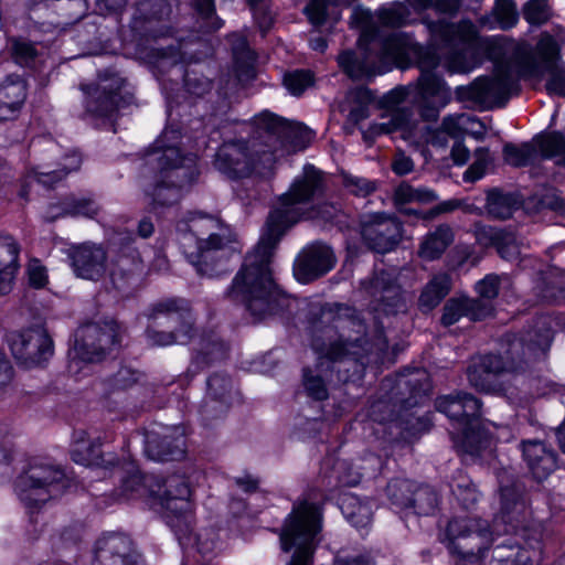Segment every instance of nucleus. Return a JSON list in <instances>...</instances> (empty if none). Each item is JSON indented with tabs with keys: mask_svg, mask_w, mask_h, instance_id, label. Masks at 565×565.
<instances>
[{
	"mask_svg": "<svg viewBox=\"0 0 565 565\" xmlns=\"http://www.w3.org/2000/svg\"><path fill=\"white\" fill-rule=\"evenodd\" d=\"M323 192L321 171L313 166H306L303 173L278 198L267 216L258 244L247 254L227 288L226 298L244 305L254 322L263 321L288 307L289 298L273 276L274 253L286 232L300 220L333 217L337 212L334 205L326 204L319 209L312 206V202Z\"/></svg>",
	"mask_w": 565,
	"mask_h": 565,
	"instance_id": "1",
	"label": "nucleus"
},
{
	"mask_svg": "<svg viewBox=\"0 0 565 565\" xmlns=\"http://www.w3.org/2000/svg\"><path fill=\"white\" fill-rule=\"evenodd\" d=\"M490 60L494 62L492 76L478 77L469 86H458L459 100L480 105L503 106L519 89L520 79H541L550 75L546 90L565 96V65L561 61V46L547 32L541 33L535 46L526 41L509 38H487L481 41Z\"/></svg>",
	"mask_w": 565,
	"mask_h": 565,
	"instance_id": "2",
	"label": "nucleus"
},
{
	"mask_svg": "<svg viewBox=\"0 0 565 565\" xmlns=\"http://www.w3.org/2000/svg\"><path fill=\"white\" fill-rule=\"evenodd\" d=\"M338 63L352 79L371 78L393 67L407 68L416 64L420 70L417 83L392 89L387 99L399 104L416 94L420 117L426 121H436L440 109L451 98L445 81L433 72L439 65L438 55L407 33L394 32L379 43L374 42L372 49L361 56L353 51H343L338 56Z\"/></svg>",
	"mask_w": 565,
	"mask_h": 565,
	"instance_id": "3",
	"label": "nucleus"
},
{
	"mask_svg": "<svg viewBox=\"0 0 565 565\" xmlns=\"http://www.w3.org/2000/svg\"><path fill=\"white\" fill-rule=\"evenodd\" d=\"M326 333L328 343L318 338L312 341L319 353L318 363L315 369L305 367L302 373L305 391L316 401L328 398L327 382L335 379L345 383L361 377L367 364L383 361L388 347L383 330H376L372 342L366 340V327L356 317H335Z\"/></svg>",
	"mask_w": 565,
	"mask_h": 565,
	"instance_id": "4",
	"label": "nucleus"
},
{
	"mask_svg": "<svg viewBox=\"0 0 565 565\" xmlns=\"http://www.w3.org/2000/svg\"><path fill=\"white\" fill-rule=\"evenodd\" d=\"M553 321L542 315L520 337L508 334L502 354H484L473 360L467 369L469 384L479 392L501 394L510 375L522 372L527 364L550 349L553 340Z\"/></svg>",
	"mask_w": 565,
	"mask_h": 565,
	"instance_id": "5",
	"label": "nucleus"
},
{
	"mask_svg": "<svg viewBox=\"0 0 565 565\" xmlns=\"http://www.w3.org/2000/svg\"><path fill=\"white\" fill-rule=\"evenodd\" d=\"M177 130H164L147 153L146 162L154 171V181L147 195L153 211L177 204L184 190L199 177L196 157L182 153Z\"/></svg>",
	"mask_w": 565,
	"mask_h": 565,
	"instance_id": "6",
	"label": "nucleus"
},
{
	"mask_svg": "<svg viewBox=\"0 0 565 565\" xmlns=\"http://www.w3.org/2000/svg\"><path fill=\"white\" fill-rule=\"evenodd\" d=\"M252 136L222 143L214 158V167L231 180L268 178L275 167V148L265 147V137L249 124Z\"/></svg>",
	"mask_w": 565,
	"mask_h": 565,
	"instance_id": "7",
	"label": "nucleus"
},
{
	"mask_svg": "<svg viewBox=\"0 0 565 565\" xmlns=\"http://www.w3.org/2000/svg\"><path fill=\"white\" fill-rule=\"evenodd\" d=\"M322 529V508L308 499L294 503L279 539L282 551L294 550L288 565H310Z\"/></svg>",
	"mask_w": 565,
	"mask_h": 565,
	"instance_id": "8",
	"label": "nucleus"
},
{
	"mask_svg": "<svg viewBox=\"0 0 565 565\" xmlns=\"http://www.w3.org/2000/svg\"><path fill=\"white\" fill-rule=\"evenodd\" d=\"M423 23L434 45L446 50V64L450 73H468L472 70L469 52L479 42V32L473 22L461 20L454 23L445 18L437 21L425 18Z\"/></svg>",
	"mask_w": 565,
	"mask_h": 565,
	"instance_id": "9",
	"label": "nucleus"
},
{
	"mask_svg": "<svg viewBox=\"0 0 565 565\" xmlns=\"http://www.w3.org/2000/svg\"><path fill=\"white\" fill-rule=\"evenodd\" d=\"M146 316L149 320L146 338L150 345L184 344L193 338L194 320L186 301L182 299L161 300Z\"/></svg>",
	"mask_w": 565,
	"mask_h": 565,
	"instance_id": "10",
	"label": "nucleus"
},
{
	"mask_svg": "<svg viewBox=\"0 0 565 565\" xmlns=\"http://www.w3.org/2000/svg\"><path fill=\"white\" fill-rule=\"evenodd\" d=\"M150 489L151 498L164 510L166 522L178 541L188 544L194 522L189 481L180 475L170 476L164 480L154 478V488Z\"/></svg>",
	"mask_w": 565,
	"mask_h": 565,
	"instance_id": "11",
	"label": "nucleus"
},
{
	"mask_svg": "<svg viewBox=\"0 0 565 565\" xmlns=\"http://www.w3.org/2000/svg\"><path fill=\"white\" fill-rule=\"evenodd\" d=\"M70 484V479L60 467L33 459L18 476L15 491L21 502L32 510L61 495Z\"/></svg>",
	"mask_w": 565,
	"mask_h": 565,
	"instance_id": "12",
	"label": "nucleus"
},
{
	"mask_svg": "<svg viewBox=\"0 0 565 565\" xmlns=\"http://www.w3.org/2000/svg\"><path fill=\"white\" fill-rule=\"evenodd\" d=\"M255 131L265 137V147L275 148V162L285 152L303 149L313 138V132L300 122L287 120L269 110L253 118Z\"/></svg>",
	"mask_w": 565,
	"mask_h": 565,
	"instance_id": "13",
	"label": "nucleus"
},
{
	"mask_svg": "<svg viewBox=\"0 0 565 565\" xmlns=\"http://www.w3.org/2000/svg\"><path fill=\"white\" fill-rule=\"evenodd\" d=\"M119 341L120 328L113 319L81 326L75 332L70 369L77 366L79 362H100Z\"/></svg>",
	"mask_w": 565,
	"mask_h": 565,
	"instance_id": "14",
	"label": "nucleus"
},
{
	"mask_svg": "<svg viewBox=\"0 0 565 565\" xmlns=\"http://www.w3.org/2000/svg\"><path fill=\"white\" fill-rule=\"evenodd\" d=\"M183 253L188 262L202 277L214 278L228 271L230 258L239 248L236 235L222 239L199 241L196 244L182 243Z\"/></svg>",
	"mask_w": 565,
	"mask_h": 565,
	"instance_id": "15",
	"label": "nucleus"
},
{
	"mask_svg": "<svg viewBox=\"0 0 565 565\" xmlns=\"http://www.w3.org/2000/svg\"><path fill=\"white\" fill-rule=\"evenodd\" d=\"M87 94L86 111L93 117L108 120H113L121 108L131 105L135 99L126 79L111 72L100 75Z\"/></svg>",
	"mask_w": 565,
	"mask_h": 565,
	"instance_id": "16",
	"label": "nucleus"
},
{
	"mask_svg": "<svg viewBox=\"0 0 565 565\" xmlns=\"http://www.w3.org/2000/svg\"><path fill=\"white\" fill-rule=\"evenodd\" d=\"M436 409L445 414L449 419L462 425L465 443L470 446L468 451L479 454L487 447V440L480 439V433L470 431L475 422L481 417L482 403L468 392H457L440 396L435 402Z\"/></svg>",
	"mask_w": 565,
	"mask_h": 565,
	"instance_id": "17",
	"label": "nucleus"
},
{
	"mask_svg": "<svg viewBox=\"0 0 565 565\" xmlns=\"http://www.w3.org/2000/svg\"><path fill=\"white\" fill-rule=\"evenodd\" d=\"M440 541L457 557L483 553L490 541L489 524L480 519L455 516L440 533Z\"/></svg>",
	"mask_w": 565,
	"mask_h": 565,
	"instance_id": "18",
	"label": "nucleus"
},
{
	"mask_svg": "<svg viewBox=\"0 0 565 565\" xmlns=\"http://www.w3.org/2000/svg\"><path fill=\"white\" fill-rule=\"evenodd\" d=\"M500 489V514L495 520L505 525L507 534L526 532L530 527L531 511L527 505L524 486L510 476L507 471L498 475Z\"/></svg>",
	"mask_w": 565,
	"mask_h": 565,
	"instance_id": "19",
	"label": "nucleus"
},
{
	"mask_svg": "<svg viewBox=\"0 0 565 565\" xmlns=\"http://www.w3.org/2000/svg\"><path fill=\"white\" fill-rule=\"evenodd\" d=\"M361 287L370 297L374 312L393 316L407 310L404 292L393 273L375 269L369 279L361 281Z\"/></svg>",
	"mask_w": 565,
	"mask_h": 565,
	"instance_id": "20",
	"label": "nucleus"
},
{
	"mask_svg": "<svg viewBox=\"0 0 565 565\" xmlns=\"http://www.w3.org/2000/svg\"><path fill=\"white\" fill-rule=\"evenodd\" d=\"M396 131H401V136L405 140L424 142L437 148H445L448 143V136L440 128L431 129L428 126L418 128L404 110L394 113L387 121L371 125L364 132V138L367 139L369 136L374 138Z\"/></svg>",
	"mask_w": 565,
	"mask_h": 565,
	"instance_id": "21",
	"label": "nucleus"
},
{
	"mask_svg": "<svg viewBox=\"0 0 565 565\" xmlns=\"http://www.w3.org/2000/svg\"><path fill=\"white\" fill-rule=\"evenodd\" d=\"M9 345L17 362L28 369L42 365L54 353L53 340L43 328L12 333Z\"/></svg>",
	"mask_w": 565,
	"mask_h": 565,
	"instance_id": "22",
	"label": "nucleus"
},
{
	"mask_svg": "<svg viewBox=\"0 0 565 565\" xmlns=\"http://www.w3.org/2000/svg\"><path fill=\"white\" fill-rule=\"evenodd\" d=\"M120 247L111 258L109 276L115 289L129 295L139 284L143 271L142 262L130 235L120 238Z\"/></svg>",
	"mask_w": 565,
	"mask_h": 565,
	"instance_id": "23",
	"label": "nucleus"
},
{
	"mask_svg": "<svg viewBox=\"0 0 565 565\" xmlns=\"http://www.w3.org/2000/svg\"><path fill=\"white\" fill-rule=\"evenodd\" d=\"M177 231L181 234V244H191L192 241L194 244L199 241L211 242L235 235L218 217L198 211L189 212L179 220Z\"/></svg>",
	"mask_w": 565,
	"mask_h": 565,
	"instance_id": "24",
	"label": "nucleus"
},
{
	"mask_svg": "<svg viewBox=\"0 0 565 565\" xmlns=\"http://www.w3.org/2000/svg\"><path fill=\"white\" fill-rule=\"evenodd\" d=\"M333 250L317 242L301 249L294 263V275L302 284L316 280L328 274L335 265Z\"/></svg>",
	"mask_w": 565,
	"mask_h": 565,
	"instance_id": "25",
	"label": "nucleus"
},
{
	"mask_svg": "<svg viewBox=\"0 0 565 565\" xmlns=\"http://www.w3.org/2000/svg\"><path fill=\"white\" fill-rule=\"evenodd\" d=\"M362 237L376 253L392 250L401 241L402 223L385 214H371L362 222Z\"/></svg>",
	"mask_w": 565,
	"mask_h": 565,
	"instance_id": "26",
	"label": "nucleus"
},
{
	"mask_svg": "<svg viewBox=\"0 0 565 565\" xmlns=\"http://www.w3.org/2000/svg\"><path fill=\"white\" fill-rule=\"evenodd\" d=\"M68 258L74 274L82 279L98 281L107 270V252L96 243L86 242L73 245Z\"/></svg>",
	"mask_w": 565,
	"mask_h": 565,
	"instance_id": "27",
	"label": "nucleus"
},
{
	"mask_svg": "<svg viewBox=\"0 0 565 565\" xmlns=\"http://www.w3.org/2000/svg\"><path fill=\"white\" fill-rule=\"evenodd\" d=\"M146 454L154 461L178 460L185 454L184 429L179 426L164 427L162 431H150L146 440Z\"/></svg>",
	"mask_w": 565,
	"mask_h": 565,
	"instance_id": "28",
	"label": "nucleus"
},
{
	"mask_svg": "<svg viewBox=\"0 0 565 565\" xmlns=\"http://www.w3.org/2000/svg\"><path fill=\"white\" fill-rule=\"evenodd\" d=\"M135 561L145 562L127 535L111 533L97 542L95 565H132Z\"/></svg>",
	"mask_w": 565,
	"mask_h": 565,
	"instance_id": "29",
	"label": "nucleus"
},
{
	"mask_svg": "<svg viewBox=\"0 0 565 565\" xmlns=\"http://www.w3.org/2000/svg\"><path fill=\"white\" fill-rule=\"evenodd\" d=\"M207 391L201 414L205 420H213L223 417L233 399L232 380L224 374H214L207 380Z\"/></svg>",
	"mask_w": 565,
	"mask_h": 565,
	"instance_id": "30",
	"label": "nucleus"
},
{
	"mask_svg": "<svg viewBox=\"0 0 565 565\" xmlns=\"http://www.w3.org/2000/svg\"><path fill=\"white\" fill-rule=\"evenodd\" d=\"M227 350V345L215 332L202 333L193 351L185 376L193 379L212 364L225 360Z\"/></svg>",
	"mask_w": 565,
	"mask_h": 565,
	"instance_id": "31",
	"label": "nucleus"
},
{
	"mask_svg": "<svg viewBox=\"0 0 565 565\" xmlns=\"http://www.w3.org/2000/svg\"><path fill=\"white\" fill-rule=\"evenodd\" d=\"M492 312L493 308L491 306L473 298H450L443 308L440 322L445 327H450L462 317H468L472 321H480L490 317Z\"/></svg>",
	"mask_w": 565,
	"mask_h": 565,
	"instance_id": "32",
	"label": "nucleus"
},
{
	"mask_svg": "<svg viewBox=\"0 0 565 565\" xmlns=\"http://www.w3.org/2000/svg\"><path fill=\"white\" fill-rule=\"evenodd\" d=\"M523 459L537 480L546 479L557 467V455L554 449L540 440H523Z\"/></svg>",
	"mask_w": 565,
	"mask_h": 565,
	"instance_id": "33",
	"label": "nucleus"
},
{
	"mask_svg": "<svg viewBox=\"0 0 565 565\" xmlns=\"http://www.w3.org/2000/svg\"><path fill=\"white\" fill-rule=\"evenodd\" d=\"M171 12L170 6L166 0H141L138 2L134 14V29L143 32L151 38L162 36L163 32H158L151 26L153 22H160L167 18Z\"/></svg>",
	"mask_w": 565,
	"mask_h": 565,
	"instance_id": "34",
	"label": "nucleus"
},
{
	"mask_svg": "<svg viewBox=\"0 0 565 565\" xmlns=\"http://www.w3.org/2000/svg\"><path fill=\"white\" fill-rule=\"evenodd\" d=\"M20 245L11 235H0V296L12 290L19 269Z\"/></svg>",
	"mask_w": 565,
	"mask_h": 565,
	"instance_id": "35",
	"label": "nucleus"
},
{
	"mask_svg": "<svg viewBox=\"0 0 565 565\" xmlns=\"http://www.w3.org/2000/svg\"><path fill=\"white\" fill-rule=\"evenodd\" d=\"M26 98V86L19 75H9L0 84V120L13 118Z\"/></svg>",
	"mask_w": 565,
	"mask_h": 565,
	"instance_id": "36",
	"label": "nucleus"
},
{
	"mask_svg": "<svg viewBox=\"0 0 565 565\" xmlns=\"http://www.w3.org/2000/svg\"><path fill=\"white\" fill-rule=\"evenodd\" d=\"M454 241V228L446 223L439 224L423 237L418 255L429 262L439 259Z\"/></svg>",
	"mask_w": 565,
	"mask_h": 565,
	"instance_id": "37",
	"label": "nucleus"
},
{
	"mask_svg": "<svg viewBox=\"0 0 565 565\" xmlns=\"http://www.w3.org/2000/svg\"><path fill=\"white\" fill-rule=\"evenodd\" d=\"M234 68L239 82L247 83L255 78L256 55L248 46L245 36L233 33L230 35Z\"/></svg>",
	"mask_w": 565,
	"mask_h": 565,
	"instance_id": "38",
	"label": "nucleus"
},
{
	"mask_svg": "<svg viewBox=\"0 0 565 565\" xmlns=\"http://www.w3.org/2000/svg\"><path fill=\"white\" fill-rule=\"evenodd\" d=\"M451 277L446 273L434 275L424 286L419 298L418 308L427 313L435 309L441 300L450 292Z\"/></svg>",
	"mask_w": 565,
	"mask_h": 565,
	"instance_id": "39",
	"label": "nucleus"
},
{
	"mask_svg": "<svg viewBox=\"0 0 565 565\" xmlns=\"http://www.w3.org/2000/svg\"><path fill=\"white\" fill-rule=\"evenodd\" d=\"M520 205L521 202L515 193L504 192L498 188L487 192L486 211L491 218L508 220L512 217Z\"/></svg>",
	"mask_w": 565,
	"mask_h": 565,
	"instance_id": "40",
	"label": "nucleus"
},
{
	"mask_svg": "<svg viewBox=\"0 0 565 565\" xmlns=\"http://www.w3.org/2000/svg\"><path fill=\"white\" fill-rule=\"evenodd\" d=\"M343 516L355 527H365L372 521V505L353 493H343L339 499Z\"/></svg>",
	"mask_w": 565,
	"mask_h": 565,
	"instance_id": "41",
	"label": "nucleus"
},
{
	"mask_svg": "<svg viewBox=\"0 0 565 565\" xmlns=\"http://www.w3.org/2000/svg\"><path fill=\"white\" fill-rule=\"evenodd\" d=\"M489 565H532L529 551L510 539L495 545Z\"/></svg>",
	"mask_w": 565,
	"mask_h": 565,
	"instance_id": "42",
	"label": "nucleus"
},
{
	"mask_svg": "<svg viewBox=\"0 0 565 565\" xmlns=\"http://www.w3.org/2000/svg\"><path fill=\"white\" fill-rule=\"evenodd\" d=\"M394 204L397 209L411 203L426 204L438 200L437 193L426 186L414 188L407 182H401L394 190Z\"/></svg>",
	"mask_w": 565,
	"mask_h": 565,
	"instance_id": "43",
	"label": "nucleus"
},
{
	"mask_svg": "<svg viewBox=\"0 0 565 565\" xmlns=\"http://www.w3.org/2000/svg\"><path fill=\"white\" fill-rule=\"evenodd\" d=\"M153 476L142 475L139 470L132 471L122 480L121 493L126 499L151 498V489L154 488Z\"/></svg>",
	"mask_w": 565,
	"mask_h": 565,
	"instance_id": "44",
	"label": "nucleus"
},
{
	"mask_svg": "<svg viewBox=\"0 0 565 565\" xmlns=\"http://www.w3.org/2000/svg\"><path fill=\"white\" fill-rule=\"evenodd\" d=\"M543 158L555 159L557 166L565 168V137L561 132H551L535 138Z\"/></svg>",
	"mask_w": 565,
	"mask_h": 565,
	"instance_id": "45",
	"label": "nucleus"
},
{
	"mask_svg": "<svg viewBox=\"0 0 565 565\" xmlns=\"http://www.w3.org/2000/svg\"><path fill=\"white\" fill-rule=\"evenodd\" d=\"M97 212L98 205L93 199L70 194L63 198L62 212H54L53 216L93 217Z\"/></svg>",
	"mask_w": 565,
	"mask_h": 565,
	"instance_id": "46",
	"label": "nucleus"
},
{
	"mask_svg": "<svg viewBox=\"0 0 565 565\" xmlns=\"http://www.w3.org/2000/svg\"><path fill=\"white\" fill-rule=\"evenodd\" d=\"M439 504L438 493L429 486H416L411 499V507L418 515L433 514Z\"/></svg>",
	"mask_w": 565,
	"mask_h": 565,
	"instance_id": "47",
	"label": "nucleus"
},
{
	"mask_svg": "<svg viewBox=\"0 0 565 565\" xmlns=\"http://www.w3.org/2000/svg\"><path fill=\"white\" fill-rule=\"evenodd\" d=\"M415 487L416 484L408 479L395 478L387 483L386 494L395 508L408 509Z\"/></svg>",
	"mask_w": 565,
	"mask_h": 565,
	"instance_id": "48",
	"label": "nucleus"
},
{
	"mask_svg": "<svg viewBox=\"0 0 565 565\" xmlns=\"http://www.w3.org/2000/svg\"><path fill=\"white\" fill-rule=\"evenodd\" d=\"M504 161L515 168L525 167L532 163L537 157L536 147L531 142H524L516 146L512 142H507L503 146Z\"/></svg>",
	"mask_w": 565,
	"mask_h": 565,
	"instance_id": "49",
	"label": "nucleus"
},
{
	"mask_svg": "<svg viewBox=\"0 0 565 565\" xmlns=\"http://www.w3.org/2000/svg\"><path fill=\"white\" fill-rule=\"evenodd\" d=\"M191 7L202 30L212 32L222 28L223 21L215 13L214 0H191Z\"/></svg>",
	"mask_w": 565,
	"mask_h": 565,
	"instance_id": "50",
	"label": "nucleus"
},
{
	"mask_svg": "<svg viewBox=\"0 0 565 565\" xmlns=\"http://www.w3.org/2000/svg\"><path fill=\"white\" fill-rule=\"evenodd\" d=\"M536 289L542 299L550 302H558L565 297V280H557L553 271L539 270Z\"/></svg>",
	"mask_w": 565,
	"mask_h": 565,
	"instance_id": "51",
	"label": "nucleus"
},
{
	"mask_svg": "<svg viewBox=\"0 0 565 565\" xmlns=\"http://www.w3.org/2000/svg\"><path fill=\"white\" fill-rule=\"evenodd\" d=\"M450 487L452 494L465 510L471 509L478 502L480 493L468 477L459 475Z\"/></svg>",
	"mask_w": 565,
	"mask_h": 565,
	"instance_id": "52",
	"label": "nucleus"
},
{
	"mask_svg": "<svg viewBox=\"0 0 565 565\" xmlns=\"http://www.w3.org/2000/svg\"><path fill=\"white\" fill-rule=\"evenodd\" d=\"M362 478V473L353 470L351 465L345 460H337L333 466V473L329 477L328 486H356Z\"/></svg>",
	"mask_w": 565,
	"mask_h": 565,
	"instance_id": "53",
	"label": "nucleus"
},
{
	"mask_svg": "<svg viewBox=\"0 0 565 565\" xmlns=\"http://www.w3.org/2000/svg\"><path fill=\"white\" fill-rule=\"evenodd\" d=\"M73 461L84 466L98 465L102 459L100 441L98 438L87 440V444L72 446Z\"/></svg>",
	"mask_w": 565,
	"mask_h": 565,
	"instance_id": "54",
	"label": "nucleus"
},
{
	"mask_svg": "<svg viewBox=\"0 0 565 565\" xmlns=\"http://www.w3.org/2000/svg\"><path fill=\"white\" fill-rule=\"evenodd\" d=\"M81 162V156L78 153H72L65 158L63 169L49 172H36V180L44 186H52L55 182L65 178L67 173L76 171L79 168Z\"/></svg>",
	"mask_w": 565,
	"mask_h": 565,
	"instance_id": "55",
	"label": "nucleus"
},
{
	"mask_svg": "<svg viewBox=\"0 0 565 565\" xmlns=\"http://www.w3.org/2000/svg\"><path fill=\"white\" fill-rule=\"evenodd\" d=\"M11 55L14 62L24 67H34L39 60V52L33 43L15 39L11 43Z\"/></svg>",
	"mask_w": 565,
	"mask_h": 565,
	"instance_id": "56",
	"label": "nucleus"
},
{
	"mask_svg": "<svg viewBox=\"0 0 565 565\" xmlns=\"http://www.w3.org/2000/svg\"><path fill=\"white\" fill-rule=\"evenodd\" d=\"M194 524L192 525V527ZM180 545L183 547L194 546L196 551L203 556H209L212 554L217 545V534L213 529H205L200 531L199 533L193 534V530L190 534V541L188 544H182L179 541Z\"/></svg>",
	"mask_w": 565,
	"mask_h": 565,
	"instance_id": "57",
	"label": "nucleus"
},
{
	"mask_svg": "<svg viewBox=\"0 0 565 565\" xmlns=\"http://www.w3.org/2000/svg\"><path fill=\"white\" fill-rule=\"evenodd\" d=\"M524 20L534 26L546 23L551 15V8L544 0H529L522 8Z\"/></svg>",
	"mask_w": 565,
	"mask_h": 565,
	"instance_id": "58",
	"label": "nucleus"
},
{
	"mask_svg": "<svg viewBox=\"0 0 565 565\" xmlns=\"http://www.w3.org/2000/svg\"><path fill=\"white\" fill-rule=\"evenodd\" d=\"M493 14L503 30L513 28L519 21L516 3L513 0H495Z\"/></svg>",
	"mask_w": 565,
	"mask_h": 565,
	"instance_id": "59",
	"label": "nucleus"
},
{
	"mask_svg": "<svg viewBox=\"0 0 565 565\" xmlns=\"http://www.w3.org/2000/svg\"><path fill=\"white\" fill-rule=\"evenodd\" d=\"M490 153L487 148H477L475 150V161L465 171L463 181L473 183L480 179H482L486 174L487 168L490 164Z\"/></svg>",
	"mask_w": 565,
	"mask_h": 565,
	"instance_id": "60",
	"label": "nucleus"
},
{
	"mask_svg": "<svg viewBox=\"0 0 565 565\" xmlns=\"http://www.w3.org/2000/svg\"><path fill=\"white\" fill-rule=\"evenodd\" d=\"M313 82V77L310 71L296 70L285 74L284 85L292 95H300L306 88H308Z\"/></svg>",
	"mask_w": 565,
	"mask_h": 565,
	"instance_id": "61",
	"label": "nucleus"
},
{
	"mask_svg": "<svg viewBox=\"0 0 565 565\" xmlns=\"http://www.w3.org/2000/svg\"><path fill=\"white\" fill-rule=\"evenodd\" d=\"M501 277L495 274H489L483 279L476 284V291L479 298H475L478 301H482L492 306V300L498 296L500 288Z\"/></svg>",
	"mask_w": 565,
	"mask_h": 565,
	"instance_id": "62",
	"label": "nucleus"
},
{
	"mask_svg": "<svg viewBox=\"0 0 565 565\" xmlns=\"http://www.w3.org/2000/svg\"><path fill=\"white\" fill-rule=\"evenodd\" d=\"M477 243L482 247H497L505 231L476 222L472 228Z\"/></svg>",
	"mask_w": 565,
	"mask_h": 565,
	"instance_id": "63",
	"label": "nucleus"
},
{
	"mask_svg": "<svg viewBox=\"0 0 565 565\" xmlns=\"http://www.w3.org/2000/svg\"><path fill=\"white\" fill-rule=\"evenodd\" d=\"M342 183L350 193L363 198L376 189L375 182L350 173H342Z\"/></svg>",
	"mask_w": 565,
	"mask_h": 565,
	"instance_id": "64",
	"label": "nucleus"
}]
</instances>
